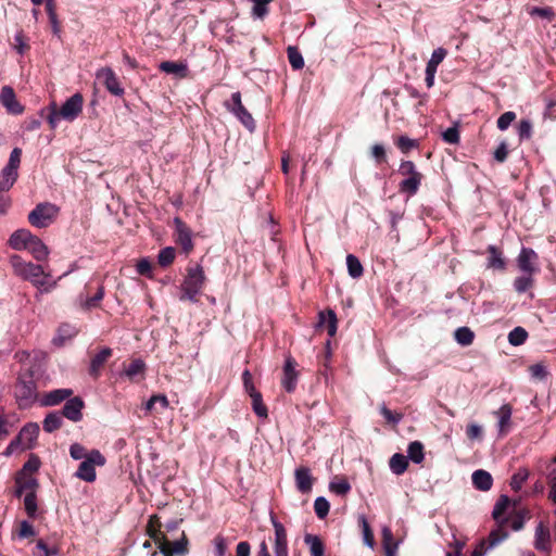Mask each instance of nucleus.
<instances>
[{"label": "nucleus", "mask_w": 556, "mask_h": 556, "mask_svg": "<svg viewBox=\"0 0 556 556\" xmlns=\"http://www.w3.org/2000/svg\"><path fill=\"white\" fill-rule=\"evenodd\" d=\"M11 264L14 271L22 279L31 282L40 292H50L56 288L59 280L67 276L73 268L61 275L58 279H52L50 273H46L41 265L24 261L18 255L11 257Z\"/></svg>", "instance_id": "obj_1"}, {"label": "nucleus", "mask_w": 556, "mask_h": 556, "mask_svg": "<svg viewBox=\"0 0 556 556\" xmlns=\"http://www.w3.org/2000/svg\"><path fill=\"white\" fill-rule=\"evenodd\" d=\"M509 505L510 500L507 495L503 494L498 497L492 511V516L497 522V528L490 532L488 539L481 540L477 544L471 553V556H485L489 551L493 549L508 538L509 533L505 529L508 519L504 516V514L506 513Z\"/></svg>", "instance_id": "obj_2"}, {"label": "nucleus", "mask_w": 556, "mask_h": 556, "mask_svg": "<svg viewBox=\"0 0 556 556\" xmlns=\"http://www.w3.org/2000/svg\"><path fill=\"white\" fill-rule=\"evenodd\" d=\"M37 369L29 367L24 369L18 378L14 390V397L21 409L31 407L38 401L37 384L35 376Z\"/></svg>", "instance_id": "obj_3"}, {"label": "nucleus", "mask_w": 556, "mask_h": 556, "mask_svg": "<svg viewBox=\"0 0 556 556\" xmlns=\"http://www.w3.org/2000/svg\"><path fill=\"white\" fill-rule=\"evenodd\" d=\"M84 99L80 93H75L70 97L60 109L55 102L49 106V114L47 116L48 124L51 129H55L61 119L73 122L83 111Z\"/></svg>", "instance_id": "obj_4"}, {"label": "nucleus", "mask_w": 556, "mask_h": 556, "mask_svg": "<svg viewBox=\"0 0 556 556\" xmlns=\"http://www.w3.org/2000/svg\"><path fill=\"white\" fill-rule=\"evenodd\" d=\"M205 275L201 265L188 268L187 276L180 285V301L198 302V295L204 286Z\"/></svg>", "instance_id": "obj_5"}, {"label": "nucleus", "mask_w": 556, "mask_h": 556, "mask_svg": "<svg viewBox=\"0 0 556 556\" xmlns=\"http://www.w3.org/2000/svg\"><path fill=\"white\" fill-rule=\"evenodd\" d=\"M399 173L405 178L400 182V191L408 197L415 195L422 180V174L419 173L412 161H402Z\"/></svg>", "instance_id": "obj_6"}, {"label": "nucleus", "mask_w": 556, "mask_h": 556, "mask_svg": "<svg viewBox=\"0 0 556 556\" xmlns=\"http://www.w3.org/2000/svg\"><path fill=\"white\" fill-rule=\"evenodd\" d=\"M105 463L106 459L99 450H90V454L81 460L74 476L79 480L92 483L97 479L96 467H103Z\"/></svg>", "instance_id": "obj_7"}, {"label": "nucleus", "mask_w": 556, "mask_h": 556, "mask_svg": "<svg viewBox=\"0 0 556 556\" xmlns=\"http://www.w3.org/2000/svg\"><path fill=\"white\" fill-rule=\"evenodd\" d=\"M60 208L58 205L50 202H42L35 206L28 214V222L36 228H47L54 223Z\"/></svg>", "instance_id": "obj_8"}, {"label": "nucleus", "mask_w": 556, "mask_h": 556, "mask_svg": "<svg viewBox=\"0 0 556 556\" xmlns=\"http://www.w3.org/2000/svg\"><path fill=\"white\" fill-rule=\"evenodd\" d=\"M22 150L14 148L8 161V164L0 173V191L10 190L18 177V167L21 164Z\"/></svg>", "instance_id": "obj_9"}, {"label": "nucleus", "mask_w": 556, "mask_h": 556, "mask_svg": "<svg viewBox=\"0 0 556 556\" xmlns=\"http://www.w3.org/2000/svg\"><path fill=\"white\" fill-rule=\"evenodd\" d=\"M226 109L232 113L242 125L250 131L255 129V121L241 102V93L239 91L231 94V101L225 103Z\"/></svg>", "instance_id": "obj_10"}, {"label": "nucleus", "mask_w": 556, "mask_h": 556, "mask_svg": "<svg viewBox=\"0 0 556 556\" xmlns=\"http://www.w3.org/2000/svg\"><path fill=\"white\" fill-rule=\"evenodd\" d=\"M517 266L523 274H532L534 275L538 270V253L531 249L522 247L518 256H517Z\"/></svg>", "instance_id": "obj_11"}, {"label": "nucleus", "mask_w": 556, "mask_h": 556, "mask_svg": "<svg viewBox=\"0 0 556 556\" xmlns=\"http://www.w3.org/2000/svg\"><path fill=\"white\" fill-rule=\"evenodd\" d=\"M0 103L11 115H21L25 110L24 105L17 100L13 88L10 86H3L1 88Z\"/></svg>", "instance_id": "obj_12"}, {"label": "nucleus", "mask_w": 556, "mask_h": 556, "mask_svg": "<svg viewBox=\"0 0 556 556\" xmlns=\"http://www.w3.org/2000/svg\"><path fill=\"white\" fill-rule=\"evenodd\" d=\"M96 77L98 79H102L106 90L116 97H122L125 92L124 88L121 86V83L115 75L114 71L111 67H102L100 68Z\"/></svg>", "instance_id": "obj_13"}, {"label": "nucleus", "mask_w": 556, "mask_h": 556, "mask_svg": "<svg viewBox=\"0 0 556 556\" xmlns=\"http://www.w3.org/2000/svg\"><path fill=\"white\" fill-rule=\"evenodd\" d=\"M173 224L175 226L176 242L181 245L185 253H190L193 249L191 229L179 217H175Z\"/></svg>", "instance_id": "obj_14"}, {"label": "nucleus", "mask_w": 556, "mask_h": 556, "mask_svg": "<svg viewBox=\"0 0 556 556\" xmlns=\"http://www.w3.org/2000/svg\"><path fill=\"white\" fill-rule=\"evenodd\" d=\"M271 523L275 530L274 553L275 556H289L288 538L285 526L271 516Z\"/></svg>", "instance_id": "obj_15"}, {"label": "nucleus", "mask_w": 556, "mask_h": 556, "mask_svg": "<svg viewBox=\"0 0 556 556\" xmlns=\"http://www.w3.org/2000/svg\"><path fill=\"white\" fill-rule=\"evenodd\" d=\"M15 495L21 497L23 494L36 493L38 480L28 472H18L15 478Z\"/></svg>", "instance_id": "obj_16"}, {"label": "nucleus", "mask_w": 556, "mask_h": 556, "mask_svg": "<svg viewBox=\"0 0 556 556\" xmlns=\"http://www.w3.org/2000/svg\"><path fill=\"white\" fill-rule=\"evenodd\" d=\"M295 361L292 357L286 358L281 384L288 393H292L298 384L299 372L295 369Z\"/></svg>", "instance_id": "obj_17"}, {"label": "nucleus", "mask_w": 556, "mask_h": 556, "mask_svg": "<svg viewBox=\"0 0 556 556\" xmlns=\"http://www.w3.org/2000/svg\"><path fill=\"white\" fill-rule=\"evenodd\" d=\"M66 400L67 401L63 406L61 415L71 421H80L83 419V408L85 406L84 401L79 396L68 397Z\"/></svg>", "instance_id": "obj_18"}, {"label": "nucleus", "mask_w": 556, "mask_h": 556, "mask_svg": "<svg viewBox=\"0 0 556 556\" xmlns=\"http://www.w3.org/2000/svg\"><path fill=\"white\" fill-rule=\"evenodd\" d=\"M294 480L296 490L303 494L312 491L314 478L308 467H298L294 470Z\"/></svg>", "instance_id": "obj_19"}, {"label": "nucleus", "mask_w": 556, "mask_h": 556, "mask_svg": "<svg viewBox=\"0 0 556 556\" xmlns=\"http://www.w3.org/2000/svg\"><path fill=\"white\" fill-rule=\"evenodd\" d=\"M551 539L549 528L543 521H540L535 528L534 547L541 552H551Z\"/></svg>", "instance_id": "obj_20"}, {"label": "nucleus", "mask_w": 556, "mask_h": 556, "mask_svg": "<svg viewBox=\"0 0 556 556\" xmlns=\"http://www.w3.org/2000/svg\"><path fill=\"white\" fill-rule=\"evenodd\" d=\"M73 395L72 389H55L40 399L41 406H55Z\"/></svg>", "instance_id": "obj_21"}, {"label": "nucleus", "mask_w": 556, "mask_h": 556, "mask_svg": "<svg viewBox=\"0 0 556 556\" xmlns=\"http://www.w3.org/2000/svg\"><path fill=\"white\" fill-rule=\"evenodd\" d=\"M536 468L540 471H543L544 468L547 470L546 478L549 485L548 498L556 506V468L551 467V463L544 459L538 462Z\"/></svg>", "instance_id": "obj_22"}, {"label": "nucleus", "mask_w": 556, "mask_h": 556, "mask_svg": "<svg viewBox=\"0 0 556 556\" xmlns=\"http://www.w3.org/2000/svg\"><path fill=\"white\" fill-rule=\"evenodd\" d=\"M39 430V425L36 422H28L21 429L17 435L24 443V447L28 450L34 446V443L38 438Z\"/></svg>", "instance_id": "obj_23"}, {"label": "nucleus", "mask_w": 556, "mask_h": 556, "mask_svg": "<svg viewBox=\"0 0 556 556\" xmlns=\"http://www.w3.org/2000/svg\"><path fill=\"white\" fill-rule=\"evenodd\" d=\"M511 414L513 408L509 404H503L496 412L495 415L497 416V430L498 434L503 435L508 432V429L510 427V420H511Z\"/></svg>", "instance_id": "obj_24"}, {"label": "nucleus", "mask_w": 556, "mask_h": 556, "mask_svg": "<svg viewBox=\"0 0 556 556\" xmlns=\"http://www.w3.org/2000/svg\"><path fill=\"white\" fill-rule=\"evenodd\" d=\"M33 236L34 235L27 229H18L11 235L9 244L12 249L17 251L26 250Z\"/></svg>", "instance_id": "obj_25"}, {"label": "nucleus", "mask_w": 556, "mask_h": 556, "mask_svg": "<svg viewBox=\"0 0 556 556\" xmlns=\"http://www.w3.org/2000/svg\"><path fill=\"white\" fill-rule=\"evenodd\" d=\"M471 478L473 486L479 491H489L493 485V478L486 470L478 469L473 471Z\"/></svg>", "instance_id": "obj_26"}, {"label": "nucleus", "mask_w": 556, "mask_h": 556, "mask_svg": "<svg viewBox=\"0 0 556 556\" xmlns=\"http://www.w3.org/2000/svg\"><path fill=\"white\" fill-rule=\"evenodd\" d=\"M26 250L39 262L47 260L49 255L48 247L37 236H33Z\"/></svg>", "instance_id": "obj_27"}, {"label": "nucleus", "mask_w": 556, "mask_h": 556, "mask_svg": "<svg viewBox=\"0 0 556 556\" xmlns=\"http://www.w3.org/2000/svg\"><path fill=\"white\" fill-rule=\"evenodd\" d=\"M111 355L112 350L110 348H103L99 353H97L90 362V375L97 377L99 375L100 368L111 357Z\"/></svg>", "instance_id": "obj_28"}, {"label": "nucleus", "mask_w": 556, "mask_h": 556, "mask_svg": "<svg viewBox=\"0 0 556 556\" xmlns=\"http://www.w3.org/2000/svg\"><path fill=\"white\" fill-rule=\"evenodd\" d=\"M160 70L166 74L176 75L181 78L186 77L188 73V66L184 62L164 61L160 64Z\"/></svg>", "instance_id": "obj_29"}, {"label": "nucleus", "mask_w": 556, "mask_h": 556, "mask_svg": "<svg viewBox=\"0 0 556 556\" xmlns=\"http://www.w3.org/2000/svg\"><path fill=\"white\" fill-rule=\"evenodd\" d=\"M318 326L326 325L329 337H333L337 332V315L333 311L329 309L327 313L320 312L318 314Z\"/></svg>", "instance_id": "obj_30"}, {"label": "nucleus", "mask_w": 556, "mask_h": 556, "mask_svg": "<svg viewBox=\"0 0 556 556\" xmlns=\"http://www.w3.org/2000/svg\"><path fill=\"white\" fill-rule=\"evenodd\" d=\"M304 542L308 546L312 556H324L325 546L319 536L305 534Z\"/></svg>", "instance_id": "obj_31"}, {"label": "nucleus", "mask_w": 556, "mask_h": 556, "mask_svg": "<svg viewBox=\"0 0 556 556\" xmlns=\"http://www.w3.org/2000/svg\"><path fill=\"white\" fill-rule=\"evenodd\" d=\"M389 466H390V470L394 473V475H402L406 471L407 469V466H408V459L405 455L403 454H400V453H395L391 458H390V462H389Z\"/></svg>", "instance_id": "obj_32"}, {"label": "nucleus", "mask_w": 556, "mask_h": 556, "mask_svg": "<svg viewBox=\"0 0 556 556\" xmlns=\"http://www.w3.org/2000/svg\"><path fill=\"white\" fill-rule=\"evenodd\" d=\"M407 459L415 464H421L425 459L424 445L419 441H413L407 447Z\"/></svg>", "instance_id": "obj_33"}, {"label": "nucleus", "mask_w": 556, "mask_h": 556, "mask_svg": "<svg viewBox=\"0 0 556 556\" xmlns=\"http://www.w3.org/2000/svg\"><path fill=\"white\" fill-rule=\"evenodd\" d=\"M63 424L62 415L58 412L49 413L43 419L42 427L48 433L58 430Z\"/></svg>", "instance_id": "obj_34"}, {"label": "nucleus", "mask_w": 556, "mask_h": 556, "mask_svg": "<svg viewBox=\"0 0 556 556\" xmlns=\"http://www.w3.org/2000/svg\"><path fill=\"white\" fill-rule=\"evenodd\" d=\"M488 251H489V262H488V266L490 268H494V269H505L506 267V262L502 255V253L497 250L496 247L494 245H490L488 248Z\"/></svg>", "instance_id": "obj_35"}, {"label": "nucleus", "mask_w": 556, "mask_h": 556, "mask_svg": "<svg viewBox=\"0 0 556 556\" xmlns=\"http://www.w3.org/2000/svg\"><path fill=\"white\" fill-rule=\"evenodd\" d=\"M454 339L462 346H468L472 343L475 333L468 327H459L454 332Z\"/></svg>", "instance_id": "obj_36"}, {"label": "nucleus", "mask_w": 556, "mask_h": 556, "mask_svg": "<svg viewBox=\"0 0 556 556\" xmlns=\"http://www.w3.org/2000/svg\"><path fill=\"white\" fill-rule=\"evenodd\" d=\"M346 267H348V273L352 278L357 279L363 276V273H364L363 265L355 255L349 254L346 256Z\"/></svg>", "instance_id": "obj_37"}, {"label": "nucleus", "mask_w": 556, "mask_h": 556, "mask_svg": "<svg viewBox=\"0 0 556 556\" xmlns=\"http://www.w3.org/2000/svg\"><path fill=\"white\" fill-rule=\"evenodd\" d=\"M533 275L523 274L514 280V288L518 293H525L533 286Z\"/></svg>", "instance_id": "obj_38"}, {"label": "nucleus", "mask_w": 556, "mask_h": 556, "mask_svg": "<svg viewBox=\"0 0 556 556\" xmlns=\"http://www.w3.org/2000/svg\"><path fill=\"white\" fill-rule=\"evenodd\" d=\"M250 397L252 400V409L254 414L260 418H267L268 410L266 405L263 403V396L261 392L254 393Z\"/></svg>", "instance_id": "obj_39"}, {"label": "nucleus", "mask_w": 556, "mask_h": 556, "mask_svg": "<svg viewBox=\"0 0 556 556\" xmlns=\"http://www.w3.org/2000/svg\"><path fill=\"white\" fill-rule=\"evenodd\" d=\"M104 296V288L103 286H100L98 288V291L91 298L83 299V295L79 296L80 300V306L84 309H91L92 307H96L98 303L103 299Z\"/></svg>", "instance_id": "obj_40"}, {"label": "nucleus", "mask_w": 556, "mask_h": 556, "mask_svg": "<svg viewBox=\"0 0 556 556\" xmlns=\"http://www.w3.org/2000/svg\"><path fill=\"white\" fill-rule=\"evenodd\" d=\"M529 478V470L527 468H519L510 479V488L514 491L521 490L523 483Z\"/></svg>", "instance_id": "obj_41"}, {"label": "nucleus", "mask_w": 556, "mask_h": 556, "mask_svg": "<svg viewBox=\"0 0 556 556\" xmlns=\"http://www.w3.org/2000/svg\"><path fill=\"white\" fill-rule=\"evenodd\" d=\"M288 53V60L292 68L294 70H301L304 66V59L301 54V52L295 47H288L287 49Z\"/></svg>", "instance_id": "obj_42"}, {"label": "nucleus", "mask_w": 556, "mask_h": 556, "mask_svg": "<svg viewBox=\"0 0 556 556\" xmlns=\"http://www.w3.org/2000/svg\"><path fill=\"white\" fill-rule=\"evenodd\" d=\"M252 3H253V7H252V16L254 18H257V20H262L264 18L267 13H268V8L267 5L273 1V0H251Z\"/></svg>", "instance_id": "obj_43"}, {"label": "nucleus", "mask_w": 556, "mask_h": 556, "mask_svg": "<svg viewBox=\"0 0 556 556\" xmlns=\"http://www.w3.org/2000/svg\"><path fill=\"white\" fill-rule=\"evenodd\" d=\"M527 338H528V332L522 327H515L508 333V342L514 346L523 344L526 342Z\"/></svg>", "instance_id": "obj_44"}, {"label": "nucleus", "mask_w": 556, "mask_h": 556, "mask_svg": "<svg viewBox=\"0 0 556 556\" xmlns=\"http://www.w3.org/2000/svg\"><path fill=\"white\" fill-rule=\"evenodd\" d=\"M329 509H330V504L326 497H324V496L316 497V500L314 502V510H315L316 516L319 519H325L329 514Z\"/></svg>", "instance_id": "obj_45"}, {"label": "nucleus", "mask_w": 556, "mask_h": 556, "mask_svg": "<svg viewBox=\"0 0 556 556\" xmlns=\"http://www.w3.org/2000/svg\"><path fill=\"white\" fill-rule=\"evenodd\" d=\"M329 490L337 495L344 496L351 491V484L345 479H339L329 483Z\"/></svg>", "instance_id": "obj_46"}, {"label": "nucleus", "mask_w": 556, "mask_h": 556, "mask_svg": "<svg viewBox=\"0 0 556 556\" xmlns=\"http://www.w3.org/2000/svg\"><path fill=\"white\" fill-rule=\"evenodd\" d=\"M24 507L29 518L37 516V496L36 493L24 494Z\"/></svg>", "instance_id": "obj_47"}, {"label": "nucleus", "mask_w": 556, "mask_h": 556, "mask_svg": "<svg viewBox=\"0 0 556 556\" xmlns=\"http://www.w3.org/2000/svg\"><path fill=\"white\" fill-rule=\"evenodd\" d=\"M175 255V249L172 247H166L160 251L157 255V262L162 267H166L174 262Z\"/></svg>", "instance_id": "obj_48"}, {"label": "nucleus", "mask_w": 556, "mask_h": 556, "mask_svg": "<svg viewBox=\"0 0 556 556\" xmlns=\"http://www.w3.org/2000/svg\"><path fill=\"white\" fill-rule=\"evenodd\" d=\"M446 50L444 48H437L433 50L430 60L427 63L426 68L437 71L439 64L444 60L446 56Z\"/></svg>", "instance_id": "obj_49"}, {"label": "nucleus", "mask_w": 556, "mask_h": 556, "mask_svg": "<svg viewBox=\"0 0 556 556\" xmlns=\"http://www.w3.org/2000/svg\"><path fill=\"white\" fill-rule=\"evenodd\" d=\"M59 553L56 547H48L43 540H38L33 556H54Z\"/></svg>", "instance_id": "obj_50"}, {"label": "nucleus", "mask_w": 556, "mask_h": 556, "mask_svg": "<svg viewBox=\"0 0 556 556\" xmlns=\"http://www.w3.org/2000/svg\"><path fill=\"white\" fill-rule=\"evenodd\" d=\"M89 454L90 451H87V448L80 443L76 442L70 446V456L75 460H84Z\"/></svg>", "instance_id": "obj_51"}, {"label": "nucleus", "mask_w": 556, "mask_h": 556, "mask_svg": "<svg viewBox=\"0 0 556 556\" xmlns=\"http://www.w3.org/2000/svg\"><path fill=\"white\" fill-rule=\"evenodd\" d=\"M77 330L74 326L64 324L59 328L58 337L54 339V341H59L60 343H63L66 339H71L74 336H76Z\"/></svg>", "instance_id": "obj_52"}, {"label": "nucleus", "mask_w": 556, "mask_h": 556, "mask_svg": "<svg viewBox=\"0 0 556 556\" xmlns=\"http://www.w3.org/2000/svg\"><path fill=\"white\" fill-rule=\"evenodd\" d=\"M517 132L520 140L530 139L532 135V123L529 119H521Z\"/></svg>", "instance_id": "obj_53"}, {"label": "nucleus", "mask_w": 556, "mask_h": 556, "mask_svg": "<svg viewBox=\"0 0 556 556\" xmlns=\"http://www.w3.org/2000/svg\"><path fill=\"white\" fill-rule=\"evenodd\" d=\"M380 414L388 422L392 425H397L403 418L401 413H394L390 410L384 404L380 406Z\"/></svg>", "instance_id": "obj_54"}, {"label": "nucleus", "mask_w": 556, "mask_h": 556, "mask_svg": "<svg viewBox=\"0 0 556 556\" xmlns=\"http://www.w3.org/2000/svg\"><path fill=\"white\" fill-rule=\"evenodd\" d=\"M516 119L515 112L507 111L497 118V128L502 131L506 130L510 124Z\"/></svg>", "instance_id": "obj_55"}, {"label": "nucleus", "mask_w": 556, "mask_h": 556, "mask_svg": "<svg viewBox=\"0 0 556 556\" xmlns=\"http://www.w3.org/2000/svg\"><path fill=\"white\" fill-rule=\"evenodd\" d=\"M383 546L388 556H395L396 544L391 546L392 532L389 528L382 530Z\"/></svg>", "instance_id": "obj_56"}, {"label": "nucleus", "mask_w": 556, "mask_h": 556, "mask_svg": "<svg viewBox=\"0 0 556 556\" xmlns=\"http://www.w3.org/2000/svg\"><path fill=\"white\" fill-rule=\"evenodd\" d=\"M143 369L144 363L141 359H135L125 369V375L129 378H134L135 376L141 374Z\"/></svg>", "instance_id": "obj_57"}, {"label": "nucleus", "mask_w": 556, "mask_h": 556, "mask_svg": "<svg viewBox=\"0 0 556 556\" xmlns=\"http://www.w3.org/2000/svg\"><path fill=\"white\" fill-rule=\"evenodd\" d=\"M242 382L244 391L251 396L254 393H258L253 383L252 374L249 369H245L242 372Z\"/></svg>", "instance_id": "obj_58"}, {"label": "nucleus", "mask_w": 556, "mask_h": 556, "mask_svg": "<svg viewBox=\"0 0 556 556\" xmlns=\"http://www.w3.org/2000/svg\"><path fill=\"white\" fill-rule=\"evenodd\" d=\"M466 434L469 440H481L483 437V429L480 425L471 422L467 426Z\"/></svg>", "instance_id": "obj_59"}, {"label": "nucleus", "mask_w": 556, "mask_h": 556, "mask_svg": "<svg viewBox=\"0 0 556 556\" xmlns=\"http://www.w3.org/2000/svg\"><path fill=\"white\" fill-rule=\"evenodd\" d=\"M24 450H27V448L24 447V443L22 442V440L17 435L15 439H13L9 443V445L7 446L5 451L3 452V455L11 456V455H13L14 453H16L18 451H24Z\"/></svg>", "instance_id": "obj_60"}, {"label": "nucleus", "mask_w": 556, "mask_h": 556, "mask_svg": "<svg viewBox=\"0 0 556 556\" xmlns=\"http://www.w3.org/2000/svg\"><path fill=\"white\" fill-rule=\"evenodd\" d=\"M443 140L451 144H456L459 142V132L456 126L448 127L442 134Z\"/></svg>", "instance_id": "obj_61"}, {"label": "nucleus", "mask_w": 556, "mask_h": 556, "mask_svg": "<svg viewBox=\"0 0 556 556\" xmlns=\"http://www.w3.org/2000/svg\"><path fill=\"white\" fill-rule=\"evenodd\" d=\"M35 534H36L35 529L30 522H28L27 520H23L20 522V530H18L20 539L30 538V536H34Z\"/></svg>", "instance_id": "obj_62"}, {"label": "nucleus", "mask_w": 556, "mask_h": 556, "mask_svg": "<svg viewBox=\"0 0 556 556\" xmlns=\"http://www.w3.org/2000/svg\"><path fill=\"white\" fill-rule=\"evenodd\" d=\"M397 148L403 152V153H406L408 152L410 149L415 148L417 146L416 141L406 137V136H401L399 139H397Z\"/></svg>", "instance_id": "obj_63"}, {"label": "nucleus", "mask_w": 556, "mask_h": 556, "mask_svg": "<svg viewBox=\"0 0 556 556\" xmlns=\"http://www.w3.org/2000/svg\"><path fill=\"white\" fill-rule=\"evenodd\" d=\"M136 270L139 275L151 277L152 266L148 258H141L137 265Z\"/></svg>", "instance_id": "obj_64"}]
</instances>
